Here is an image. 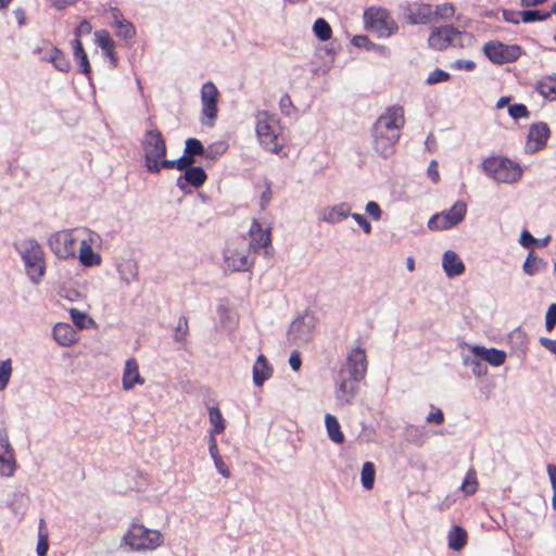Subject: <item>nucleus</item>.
I'll return each instance as SVG.
<instances>
[{
	"label": "nucleus",
	"mask_w": 556,
	"mask_h": 556,
	"mask_svg": "<svg viewBox=\"0 0 556 556\" xmlns=\"http://www.w3.org/2000/svg\"><path fill=\"white\" fill-rule=\"evenodd\" d=\"M551 16V12L540 10H525L521 11V21L523 23H532L536 21H545Z\"/></svg>",
	"instance_id": "49530a36"
},
{
	"label": "nucleus",
	"mask_w": 556,
	"mask_h": 556,
	"mask_svg": "<svg viewBox=\"0 0 556 556\" xmlns=\"http://www.w3.org/2000/svg\"><path fill=\"white\" fill-rule=\"evenodd\" d=\"M351 377L344 375V371H339L338 388L336 390V400L339 405L350 404L356 396L358 391V382Z\"/></svg>",
	"instance_id": "6ab92c4d"
},
{
	"label": "nucleus",
	"mask_w": 556,
	"mask_h": 556,
	"mask_svg": "<svg viewBox=\"0 0 556 556\" xmlns=\"http://www.w3.org/2000/svg\"><path fill=\"white\" fill-rule=\"evenodd\" d=\"M49 549L48 531L46 529V522L43 519L39 520L38 527V543H37V555L47 556Z\"/></svg>",
	"instance_id": "ea45409f"
},
{
	"label": "nucleus",
	"mask_w": 556,
	"mask_h": 556,
	"mask_svg": "<svg viewBox=\"0 0 556 556\" xmlns=\"http://www.w3.org/2000/svg\"><path fill=\"white\" fill-rule=\"evenodd\" d=\"M450 77L451 76L447 72L440 70V68H435L428 75L426 83L428 85H434L438 83L447 81L450 79Z\"/></svg>",
	"instance_id": "603ef678"
},
{
	"label": "nucleus",
	"mask_w": 556,
	"mask_h": 556,
	"mask_svg": "<svg viewBox=\"0 0 556 556\" xmlns=\"http://www.w3.org/2000/svg\"><path fill=\"white\" fill-rule=\"evenodd\" d=\"M464 38L470 39L468 33L460 31L452 25L434 27L428 38L429 47L434 50H445L447 47H464Z\"/></svg>",
	"instance_id": "6e6552de"
},
{
	"label": "nucleus",
	"mask_w": 556,
	"mask_h": 556,
	"mask_svg": "<svg viewBox=\"0 0 556 556\" xmlns=\"http://www.w3.org/2000/svg\"><path fill=\"white\" fill-rule=\"evenodd\" d=\"M121 279L127 285L138 280V265L132 261H127L121 264L117 268Z\"/></svg>",
	"instance_id": "c9c22d12"
},
{
	"label": "nucleus",
	"mask_w": 556,
	"mask_h": 556,
	"mask_svg": "<svg viewBox=\"0 0 556 556\" xmlns=\"http://www.w3.org/2000/svg\"><path fill=\"white\" fill-rule=\"evenodd\" d=\"M256 134L261 144L273 153H278L282 144L278 137L281 132L279 121L267 111H258L255 115Z\"/></svg>",
	"instance_id": "20e7f679"
},
{
	"label": "nucleus",
	"mask_w": 556,
	"mask_h": 556,
	"mask_svg": "<svg viewBox=\"0 0 556 556\" xmlns=\"http://www.w3.org/2000/svg\"><path fill=\"white\" fill-rule=\"evenodd\" d=\"M536 90L545 99L556 100V78L551 76L542 78L538 83Z\"/></svg>",
	"instance_id": "e433bc0d"
},
{
	"label": "nucleus",
	"mask_w": 556,
	"mask_h": 556,
	"mask_svg": "<svg viewBox=\"0 0 556 556\" xmlns=\"http://www.w3.org/2000/svg\"><path fill=\"white\" fill-rule=\"evenodd\" d=\"M352 42L355 47H358V48H365L367 50H371V49H375L376 48V45L372 43L369 38L365 35H357V36H354L353 39H352Z\"/></svg>",
	"instance_id": "6e6d98bb"
},
{
	"label": "nucleus",
	"mask_w": 556,
	"mask_h": 556,
	"mask_svg": "<svg viewBox=\"0 0 556 556\" xmlns=\"http://www.w3.org/2000/svg\"><path fill=\"white\" fill-rule=\"evenodd\" d=\"M405 125L404 110L401 105H392L377 118L371 127V147L383 159L395 153L401 130Z\"/></svg>",
	"instance_id": "f257e3e1"
},
{
	"label": "nucleus",
	"mask_w": 556,
	"mask_h": 556,
	"mask_svg": "<svg viewBox=\"0 0 556 556\" xmlns=\"http://www.w3.org/2000/svg\"><path fill=\"white\" fill-rule=\"evenodd\" d=\"M123 542L134 551L155 549L162 544V534L156 530L134 523L123 536Z\"/></svg>",
	"instance_id": "423d86ee"
},
{
	"label": "nucleus",
	"mask_w": 556,
	"mask_h": 556,
	"mask_svg": "<svg viewBox=\"0 0 556 556\" xmlns=\"http://www.w3.org/2000/svg\"><path fill=\"white\" fill-rule=\"evenodd\" d=\"M112 25L116 28V36L125 40H132L136 36V28L131 22L127 21L119 9H110Z\"/></svg>",
	"instance_id": "4be33fe9"
},
{
	"label": "nucleus",
	"mask_w": 556,
	"mask_h": 556,
	"mask_svg": "<svg viewBox=\"0 0 556 556\" xmlns=\"http://www.w3.org/2000/svg\"><path fill=\"white\" fill-rule=\"evenodd\" d=\"M75 233H89L91 235L88 229L81 228V229H64L56 231L52 233L49 239L48 243L51 249V251L59 257V258H70L74 257L76 254L75 243L79 236H75Z\"/></svg>",
	"instance_id": "0eeeda50"
},
{
	"label": "nucleus",
	"mask_w": 556,
	"mask_h": 556,
	"mask_svg": "<svg viewBox=\"0 0 556 556\" xmlns=\"http://www.w3.org/2000/svg\"><path fill=\"white\" fill-rule=\"evenodd\" d=\"M16 469L15 453L9 442L8 433L0 430V475L12 477Z\"/></svg>",
	"instance_id": "dca6fc26"
},
{
	"label": "nucleus",
	"mask_w": 556,
	"mask_h": 556,
	"mask_svg": "<svg viewBox=\"0 0 556 556\" xmlns=\"http://www.w3.org/2000/svg\"><path fill=\"white\" fill-rule=\"evenodd\" d=\"M463 364L466 367H469L472 371V374L477 377H482L488 374V367L484 364V362L481 359V357L469 355H463Z\"/></svg>",
	"instance_id": "4c0bfd02"
},
{
	"label": "nucleus",
	"mask_w": 556,
	"mask_h": 556,
	"mask_svg": "<svg viewBox=\"0 0 556 556\" xmlns=\"http://www.w3.org/2000/svg\"><path fill=\"white\" fill-rule=\"evenodd\" d=\"M350 216L362 227L365 233L371 232L370 223L362 214L351 213Z\"/></svg>",
	"instance_id": "bf43d9fd"
},
{
	"label": "nucleus",
	"mask_w": 556,
	"mask_h": 556,
	"mask_svg": "<svg viewBox=\"0 0 556 556\" xmlns=\"http://www.w3.org/2000/svg\"><path fill=\"white\" fill-rule=\"evenodd\" d=\"M547 263L530 252L523 263V270L529 276H534L546 268Z\"/></svg>",
	"instance_id": "f704fd0d"
},
{
	"label": "nucleus",
	"mask_w": 556,
	"mask_h": 556,
	"mask_svg": "<svg viewBox=\"0 0 556 556\" xmlns=\"http://www.w3.org/2000/svg\"><path fill=\"white\" fill-rule=\"evenodd\" d=\"M483 51L489 60L494 64L514 62L521 54V48L518 45H504L500 41H490L485 43Z\"/></svg>",
	"instance_id": "9b49d317"
},
{
	"label": "nucleus",
	"mask_w": 556,
	"mask_h": 556,
	"mask_svg": "<svg viewBox=\"0 0 556 556\" xmlns=\"http://www.w3.org/2000/svg\"><path fill=\"white\" fill-rule=\"evenodd\" d=\"M195 163V157L192 154H186V150H184V154L177 160H164L163 166L165 168H176L178 170H185L187 168L193 167L192 165Z\"/></svg>",
	"instance_id": "58836bf2"
},
{
	"label": "nucleus",
	"mask_w": 556,
	"mask_h": 556,
	"mask_svg": "<svg viewBox=\"0 0 556 556\" xmlns=\"http://www.w3.org/2000/svg\"><path fill=\"white\" fill-rule=\"evenodd\" d=\"M141 148L144 155V165L147 170L152 174L161 172L163 161L166 160V141L159 129L147 130L141 140Z\"/></svg>",
	"instance_id": "f03ea898"
},
{
	"label": "nucleus",
	"mask_w": 556,
	"mask_h": 556,
	"mask_svg": "<svg viewBox=\"0 0 556 556\" xmlns=\"http://www.w3.org/2000/svg\"><path fill=\"white\" fill-rule=\"evenodd\" d=\"M313 30L316 37L323 41L331 38V27L329 23L324 18H317L314 23Z\"/></svg>",
	"instance_id": "37998d69"
},
{
	"label": "nucleus",
	"mask_w": 556,
	"mask_h": 556,
	"mask_svg": "<svg viewBox=\"0 0 556 556\" xmlns=\"http://www.w3.org/2000/svg\"><path fill=\"white\" fill-rule=\"evenodd\" d=\"M448 547L453 551H460L467 543V532L459 526H454L447 535Z\"/></svg>",
	"instance_id": "473e14b6"
},
{
	"label": "nucleus",
	"mask_w": 556,
	"mask_h": 556,
	"mask_svg": "<svg viewBox=\"0 0 556 556\" xmlns=\"http://www.w3.org/2000/svg\"><path fill=\"white\" fill-rule=\"evenodd\" d=\"M72 48H73L74 59L76 60L77 64L79 65V71L85 75H89L91 72V66H90L87 53L84 50L81 40L78 38H75L72 41Z\"/></svg>",
	"instance_id": "c756f323"
},
{
	"label": "nucleus",
	"mask_w": 556,
	"mask_h": 556,
	"mask_svg": "<svg viewBox=\"0 0 556 556\" xmlns=\"http://www.w3.org/2000/svg\"><path fill=\"white\" fill-rule=\"evenodd\" d=\"M210 415V421L213 425V429L210 433H213L215 437L216 434H219L225 429V420L222 416L220 410L217 407H211L208 410Z\"/></svg>",
	"instance_id": "79ce46f5"
},
{
	"label": "nucleus",
	"mask_w": 556,
	"mask_h": 556,
	"mask_svg": "<svg viewBox=\"0 0 556 556\" xmlns=\"http://www.w3.org/2000/svg\"><path fill=\"white\" fill-rule=\"evenodd\" d=\"M53 338L62 346H68L76 342V331L66 323H59L53 328Z\"/></svg>",
	"instance_id": "cd10ccee"
},
{
	"label": "nucleus",
	"mask_w": 556,
	"mask_h": 556,
	"mask_svg": "<svg viewBox=\"0 0 556 556\" xmlns=\"http://www.w3.org/2000/svg\"><path fill=\"white\" fill-rule=\"evenodd\" d=\"M482 169L489 177L503 184H514L522 176L520 165L507 157H489L482 162Z\"/></svg>",
	"instance_id": "39448f33"
},
{
	"label": "nucleus",
	"mask_w": 556,
	"mask_h": 556,
	"mask_svg": "<svg viewBox=\"0 0 556 556\" xmlns=\"http://www.w3.org/2000/svg\"><path fill=\"white\" fill-rule=\"evenodd\" d=\"M224 263L231 271H248L253 266L254 260L244 244L241 248L228 245L224 250Z\"/></svg>",
	"instance_id": "f8f14e48"
},
{
	"label": "nucleus",
	"mask_w": 556,
	"mask_h": 556,
	"mask_svg": "<svg viewBox=\"0 0 556 556\" xmlns=\"http://www.w3.org/2000/svg\"><path fill=\"white\" fill-rule=\"evenodd\" d=\"M79 261L85 266H94L101 263V256L93 252L90 242L83 238L79 249Z\"/></svg>",
	"instance_id": "7c9ffc66"
},
{
	"label": "nucleus",
	"mask_w": 556,
	"mask_h": 556,
	"mask_svg": "<svg viewBox=\"0 0 556 556\" xmlns=\"http://www.w3.org/2000/svg\"><path fill=\"white\" fill-rule=\"evenodd\" d=\"M442 266L447 277H456L465 271V265L454 251H446L443 254Z\"/></svg>",
	"instance_id": "a878e982"
},
{
	"label": "nucleus",
	"mask_w": 556,
	"mask_h": 556,
	"mask_svg": "<svg viewBox=\"0 0 556 556\" xmlns=\"http://www.w3.org/2000/svg\"><path fill=\"white\" fill-rule=\"evenodd\" d=\"M405 20L412 25L429 24L434 21V13L429 3H408L401 5Z\"/></svg>",
	"instance_id": "4468645a"
},
{
	"label": "nucleus",
	"mask_w": 556,
	"mask_h": 556,
	"mask_svg": "<svg viewBox=\"0 0 556 556\" xmlns=\"http://www.w3.org/2000/svg\"><path fill=\"white\" fill-rule=\"evenodd\" d=\"M549 134V127L546 123L538 122L532 124L527 138L526 151L528 153H534L541 150L545 147Z\"/></svg>",
	"instance_id": "a211bd4d"
},
{
	"label": "nucleus",
	"mask_w": 556,
	"mask_h": 556,
	"mask_svg": "<svg viewBox=\"0 0 556 556\" xmlns=\"http://www.w3.org/2000/svg\"><path fill=\"white\" fill-rule=\"evenodd\" d=\"M539 341L542 346L556 355V340L542 337Z\"/></svg>",
	"instance_id": "774afa93"
},
{
	"label": "nucleus",
	"mask_w": 556,
	"mask_h": 556,
	"mask_svg": "<svg viewBox=\"0 0 556 556\" xmlns=\"http://www.w3.org/2000/svg\"><path fill=\"white\" fill-rule=\"evenodd\" d=\"M316 319L313 314L305 312L292 321L288 330V339L293 343H307L313 338Z\"/></svg>",
	"instance_id": "9d476101"
},
{
	"label": "nucleus",
	"mask_w": 556,
	"mask_h": 556,
	"mask_svg": "<svg viewBox=\"0 0 556 556\" xmlns=\"http://www.w3.org/2000/svg\"><path fill=\"white\" fill-rule=\"evenodd\" d=\"M462 489L467 494H473L477 490V479L473 471H469L462 484Z\"/></svg>",
	"instance_id": "864d4df0"
},
{
	"label": "nucleus",
	"mask_w": 556,
	"mask_h": 556,
	"mask_svg": "<svg viewBox=\"0 0 556 556\" xmlns=\"http://www.w3.org/2000/svg\"><path fill=\"white\" fill-rule=\"evenodd\" d=\"M339 371H344V375L354 380H363L367 371V359L365 350L362 348L353 349L346 357V363Z\"/></svg>",
	"instance_id": "ddd939ff"
},
{
	"label": "nucleus",
	"mask_w": 556,
	"mask_h": 556,
	"mask_svg": "<svg viewBox=\"0 0 556 556\" xmlns=\"http://www.w3.org/2000/svg\"><path fill=\"white\" fill-rule=\"evenodd\" d=\"M273 375V367L263 354H260L253 366V382L262 387L264 382Z\"/></svg>",
	"instance_id": "bb28decb"
},
{
	"label": "nucleus",
	"mask_w": 556,
	"mask_h": 556,
	"mask_svg": "<svg viewBox=\"0 0 556 556\" xmlns=\"http://www.w3.org/2000/svg\"><path fill=\"white\" fill-rule=\"evenodd\" d=\"M144 380L140 376L139 365L136 358H128L125 363V368L123 372V388L125 390H130L135 387L136 383L143 384Z\"/></svg>",
	"instance_id": "b1692460"
},
{
	"label": "nucleus",
	"mask_w": 556,
	"mask_h": 556,
	"mask_svg": "<svg viewBox=\"0 0 556 556\" xmlns=\"http://www.w3.org/2000/svg\"><path fill=\"white\" fill-rule=\"evenodd\" d=\"M365 17L367 18V24L375 28L380 36L388 37L397 30V25L386 10H368L365 12Z\"/></svg>",
	"instance_id": "2eb2a0df"
},
{
	"label": "nucleus",
	"mask_w": 556,
	"mask_h": 556,
	"mask_svg": "<svg viewBox=\"0 0 556 556\" xmlns=\"http://www.w3.org/2000/svg\"><path fill=\"white\" fill-rule=\"evenodd\" d=\"M96 43L101 48L102 51H109L115 49V42L111 38L110 33L105 29L97 30L94 33Z\"/></svg>",
	"instance_id": "c03bdc74"
},
{
	"label": "nucleus",
	"mask_w": 556,
	"mask_h": 556,
	"mask_svg": "<svg viewBox=\"0 0 556 556\" xmlns=\"http://www.w3.org/2000/svg\"><path fill=\"white\" fill-rule=\"evenodd\" d=\"M42 60L53 64V66L63 73H67L71 70V62L67 56L56 47H52L48 54H45Z\"/></svg>",
	"instance_id": "c85d7f7f"
},
{
	"label": "nucleus",
	"mask_w": 556,
	"mask_h": 556,
	"mask_svg": "<svg viewBox=\"0 0 556 556\" xmlns=\"http://www.w3.org/2000/svg\"><path fill=\"white\" fill-rule=\"evenodd\" d=\"M279 106L282 113L286 115H291V113L295 110V108L292 104V100L289 94H283L280 98Z\"/></svg>",
	"instance_id": "4d7b16f0"
},
{
	"label": "nucleus",
	"mask_w": 556,
	"mask_h": 556,
	"mask_svg": "<svg viewBox=\"0 0 556 556\" xmlns=\"http://www.w3.org/2000/svg\"><path fill=\"white\" fill-rule=\"evenodd\" d=\"M556 325V303L551 304L545 315V327L548 331L553 330Z\"/></svg>",
	"instance_id": "5fc2aeb1"
},
{
	"label": "nucleus",
	"mask_w": 556,
	"mask_h": 556,
	"mask_svg": "<svg viewBox=\"0 0 556 556\" xmlns=\"http://www.w3.org/2000/svg\"><path fill=\"white\" fill-rule=\"evenodd\" d=\"M185 173L177 178V187L185 193L191 192L189 187L198 188L202 186L207 175L201 166L190 167L184 170Z\"/></svg>",
	"instance_id": "412c9836"
},
{
	"label": "nucleus",
	"mask_w": 556,
	"mask_h": 556,
	"mask_svg": "<svg viewBox=\"0 0 556 556\" xmlns=\"http://www.w3.org/2000/svg\"><path fill=\"white\" fill-rule=\"evenodd\" d=\"M366 212L375 219L378 220L381 218V210L380 206L375 202L370 201L366 204Z\"/></svg>",
	"instance_id": "0e129e2a"
},
{
	"label": "nucleus",
	"mask_w": 556,
	"mask_h": 556,
	"mask_svg": "<svg viewBox=\"0 0 556 556\" xmlns=\"http://www.w3.org/2000/svg\"><path fill=\"white\" fill-rule=\"evenodd\" d=\"M350 204L343 202L333 206L326 207L320 215V219L328 224H337L350 216Z\"/></svg>",
	"instance_id": "393cba45"
},
{
	"label": "nucleus",
	"mask_w": 556,
	"mask_h": 556,
	"mask_svg": "<svg viewBox=\"0 0 556 556\" xmlns=\"http://www.w3.org/2000/svg\"><path fill=\"white\" fill-rule=\"evenodd\" d=\"M452 67L459 71H472L476 67V63L471 60H456Z\"/></svg>",
	"instance_id": "e2e57ef3"
},
{
	"label": "nucleus",
	"mask_w": 556,
	"mask_h": 556,
	"mask_svg": "<svg viewBox=\"0 0 556 556\" xmlns=\"http://www.w3.org/2000/svg\"><path fill=\"white\" fill-rule=\"evenodd\" d=\"M433 13H434V18L439 17L442 20H448L454 15L455 9L452 3H443L440 5H437Z\"/></svg>",
	"instance_id": "8fccbe9b"
},
{
	"label": "nucleus",
	"mask_w": 556,
	"mask_h": 556,
	"mask_svg": "<svg viewBox=\"0 0 556 556\" xmlns=\"http://www.w3.org/2000/svg\"><path fill=\"white\" fill-rule=\"evenodd\" d=\"M466 212V203L459 200L450 210L434 214L429 219L428 227L431 230L448 229L459 224L464 219Z\"/></svg>",
	"instance_id": "1a4fd4ad"
},
{
	"label": "nucleus",
	"mask_w": 556,
	"mask_h": 556,
	"mask_svg": "<svg viewBox=\"0 0 556 556\" xmlns=\"http://www.w3.org/2000/svg\"><path fill=\"white\" fill-rule=\"evenodd\" d=\"M217 98L218 90L216 86L211 81L205 83L201 89L202 114L210 121L215 119L217 116ZM202 123L210 126L213 125V122L206 123L202 121Z\"/></svg>",
	"instance_id": "f3484780"
},
{
	"label": "nucleus",
	"mask_w": 556,
	"mask_h": 556,
	"mask_svg": "<svg viewBox=\"0 0 556 556\" xmlns=\"http://www.w3.org/2000/svg\"><path fill=\"white\" fill-rule=\"evenodd\" d=\"M375 466L371 462H366L363 465L361 480L366 490H371L375 483Z\"/></svg>",
	"instance_id": "a19ab883"
},
{
	"label": "nucleus",
	"mask_w": 556,
	"mask_h": 556,
	"mask_svg": "<svg viewBox=\"0 0 556 556\" xmlns=\"http://www.w3.org/2000/svg\"><path fill=\"white\" fill-rule=\"evenodd\" d=\"M519 242L523 248H531L534 243H536V239L528 230H523L521 232Z\"/></svg>",
	"instance_id": "69168bd1"
},
{
	"label": "nucleus",
	"mask_w": 556,
	"mask_h": 556,
	"mask_svg": "<svg viewBox=\"0 0 556 556\" xmlns=\"http://www.w3.org/2000/svg\"><path fill=\"white\" fill-rule=\"evenodd\" d=\"M20 253L26 271L34 282H38L45 275V254L40 244L33 238L23 239L14 243Z\"/></svg>",
	"instance_id": "7ed1b4c3"
},
{
	"label": "nucleus",
	"mask_w": 556,
	"mask_h": 556,
	"mask_svg": "<svg viewBox=\"0 0 556 556\" xmlns=\"http://www.w3.org/2000/svg\"><path fill=\"white\" fill-rule=\"evenodd\" d=\"M91 30L92 26L90 22H88L87 20H83L75 29V36L76 38L80 39L83 35H89Z\"/></svg>",
	"instance_id": "052dcab7"
},
{
	"label": "nucleus",
	"mask_w": 556,
	"mask_h": 556,
	"mask_svg": "<svg viewBox=\"0 0 556 556\" xmlns=\"http://www.w3.org/2000/svg\"><path fill=\"white\" fill-rule=\"evenodd\" d=\"M475 356L481 357L483 362H488L492 366H501L506 359V353L494 348L486 349L482 345H469Z\"/></svg>",
	"instance_id": "5701e85b"
},
{
	"label": "nucleus",
	"mask_w": 556,
	"mask_h": 556,
	"mask_svg": "<svg viewBox=\"0 0 556 556\" xmlns=\"http://www.w3.org/2000/svg\"><path fill=\"white\" fill-rule=\"evenodd\" d=\"M508 114L514 119L528 118L530 112L528 108L522 103H516L508 106Z\"/></svg>",
	"instance_id": "09e8293b"
},
{
	"label": "nucleus",
	"mask_w": 556,
	"mask_h": 556,
	"mask_svg": "<svg viewBox=\"0 0 556 556\" xmlns=\"http://www.w3.org/2000/svg\"><path fill=\"white\" fill-rule=\"evenodd\" d=\"M188 318L181 316L178 321V326L175 328L174 339L177 342H184L188 334Z\"/></svg>",
	"instance_id": "3c124183"
},
{
	"label": "nucleus",
	"mask_w": 556,
	"mask_h": 556,
	"mask_svg": "<svg viewBox=\"0 0 556 556\" xmlns=\"http://www.w3.org/2000/svg\"><path fill=\"white\" fill-rule=\"evenodd\" d=\"M509 339L513 342H517L520 345H525L527 342V336L523 331H521L519 328L513 330L509 334Z\"/></svg>",
	"instance_id": "338daca9"
},
{
	"label": "nucleus",
	"mask_w": 556,
	"mask_h": 556,
	"mask_svg": "<svg viewBox=\"0 0 556 556\" xmlns=\"http://www.w3.org/2000/svg\"><path fill=\"white\" fill-rule=\"evenodd\" d=\"M186 154H192L194 157L204 155L205 149L202 142L197 138H189L185 142Z\"/></svg>",
	"instance_id": "de8ad7c7"
},
{
	"label": "nucleus",
	"mask_w": 556,
	"mask_h": 556,
	"mask_svg": "<svg viewBox=\"0 0 556 556\" xmlns=\"http://www.w3.org/2000/svg\"><path fill=\"white\" fill-rule=\"evenodd\" d=\"M12 371L11 358L0 361V391H3L8 387Z\"/></svg>",
	"instance_id": "a18cd8bd"
},
{
	"label": "nucleus",
	"mask_w": 556,
	"mask_h": 556,
	"mask_svg": "<svg viewBox=\"0 0 556 556\" xmlns=\"http://www.w3.org/2000/svg\"><path fill=\"white\" fill-rule=\"evenodd\" d=\"M208 452L214 460L215 467L218 470V472L223 477L228 478L230 476V471L225 462L223 460L222 456L219 455L217 441L213 433H210Z\"/></svg>",
	"instance_id": "2f4dec72"
},
{
	"label": "nucleus",
	"mask_w": 556,
	"mask_h": 556,
	"mask_svg": "<svg viewBox=\"0 0 556 556\" xmlns=\"http://www.w3.org/2000/svg\"><path fill=\"white\" fill-rule=\"evenodd\" d=\"M70 314L75 326H77L79 329L85 328L84 321L87 317L85 313L78 311L77 308H71Z\"/></svg>",
	"instance_id": "13d9d810"
},
{
	"label": "nucleus",
	"mask_w": 556,
	"mask_h": 556,
	"mask_svg": "<svg viewBox=\"0 0 556 556\" xmlns=\"http://www.w3.org/2000/svg\"><path fill=\"white\" fill-rule=\"evenodd\" d=\"M249 233L251 240L249 247H245V249H249V252H257L261 248H264L265 255H269L268 248L271 243L270 230L264 229L261 224L254 219L250 227Z\"/></svg>",
	"instance_id": "aec40b11"
},
{
	"label": "nucleus",
	"mask_w": 556,
	"mask_h": 556,
	"mask_svg": "<svg viewBox=\"0 0 556 556\" xmlns=\"http://www.w3.org/2000/svg\"><path fill=\"white\" fill-rule=\"evenodd\" d=\"M325 425H326L328 437L330 438V440L332 442L340 444L344 441V434L341 431L340 424L333 415L326 414Z\"/></svg>",
	"instance_id": "72a5a7b5"
},
{
	"label": "nucleus",
	"mask_w": 556,
	"mask_h": 556,
	"mask_svg": "<svg viewBox=\"0 0 556 556\" xmlns=\"http://www.w3.org/2000/svg\"><path fill=\"white\" fill-rule=\"evenodd\" d=\"M503 18L504 21L511 23V24H519L521 20V11H513V10H504L503 11Z\"/></svg>",
	"instance_id": "680f3d73"
}]
</instances>
